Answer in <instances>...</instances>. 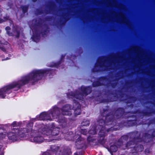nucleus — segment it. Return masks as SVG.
I'll use <instances>...</instances> for the list:
<instances>
[{
	"label": "nucleus",
	"instance_id": "obj_1",
	"mask_svg": "<svg viewBox=\"0 0 155 155\" xmlns=\"http://www.w3.org/2000/svg\"><path fill=\"white\" fill-rule=\"evenodd\" d=\"M21 122H13L11 126L12 131L8 132L7 133L5 130L0 128V137H3L7 134L10 140L15 141L17 140L18 136L24 137L26 135V134L31 131V137L29 138L30 141L36 143H41L43 142L44 139L41 135L42 134H44L43 133V131L45 130L44 127L42 126L43 124L38 125L37 127L32 130L33 123H29L25 127H21L18 129V127L21 125Z\"/></svg>",
	"mask_w": 155,
	"mask_h": 155
},
{
	"label": "nucleus",
	"instance_id": "obj_2",
	"mask_svg": "<svg viewBox=\"0 0 155 155\" xmlns=\"http://www.w3.org/2000/svg\"><path fill=\"white\" fill-rule=\"evenodd\" d=\"M48 71L44 70H34L28 75L22 77L17 83H13L0 89V97L4 98L5 94L10 89L15 87L19 88L21 86L28 83L30 81H36L41 79L42 75L46 73Z\"/></svg>",
	"mask_w": 155,
	"mask_h": 155
},
{
	"label": "nucleus",
	"instance_id": "obj_3",
	"mask_svg": "<svg viewBox=\"0 0 155 155\" xmlns=\"http://www.w3.org/2000/svg\"><path fill=\"white\" fill-rule=\"evenodd\" d=\"M72 108V107L69 104H67L64 106L61 110L58 108H54L52 111L51 112V114H48L51 117L50 114H51L52 119L57 118L58 117L60 111L63 115L70 116L71 114L70 110Z\"/></svg>",
	"mask_w": 155,
	"mask_h": 155
},
{
	"label": "nucleus",
	"instance_id": "obj_4",
	"mask_svg": "<svg viewBox=\"0 0 155 155\" xmlns=\"http://www.w3.org/2000/svg\"><path fill=\"white\" fill-rule=\"evenodd\" d=\"M82 93H78L76 92L75 94L71 92L68 95L69 98H74V97L77 99L81 100L84 96H86L91 93V89L90 87H85L82 86L81 88Z\"/></svg>",
	"mask_w": 155,
	"mask_h": 155
},
{
	"label": "nucleus",
	"instance_id": "obj_5",
	"mask_svg": "<svg viewBox=\"0 0 155 155\" xmlns=\"http://www.w3.org/2000/svg\"><path fill=\"white\" fill-rule=\"evenodd\" d=\"M42 126L44 127L45 129V130L43 131V133L44 134H46L47 135H50V137L52 136L57 135L59 133V128L58 127L54 128L52 131L50 129L48 128L47 126L43 124Z\"/></svg>",
	"mask_w": 155,
	"mask_h": 155
},
{
	"label": "nucleus",
	"instance_id": "obj_6",
	"mask_svg": "<svg viewBox=\"0 0 155 155\" xmlns=\"http://www.w3.org/2000/svg\"><path fill=\"white\" fill-rule=\"evenodd\" d=\"M134 143L130 141L127 143L126 147L127 148L133 147L136 151L138 152L142 151L143 149V147L142 145H138L136 147L135 145L134 146Z\"/></svg>",
	"mask_w": 155,
	"mask_h": 155
},
{
	"label": "nucleus",
	"instance_id": "obj_7",
	"mask_svg": "<svg viewBox=\"0 0 155 155\" xmlns=\"http://www.w3.org/2000/svg\"><path fill=\"white\" fill-rule=\"evenodd\" d=\"M10 28L9 27H7L5 28V29L7 31V34L10 36H15L17 38H18L19 35V28H14L13 31L12 32H10L9 30H10Z\"/></svg>",
	"mask_w": 155,
	"mask_h": 155
},
{
	"label": "nucleus",
	"instance_id": "obj_8",
	"mask_svg": "<svg viewBox=\"0 0 155 155\" xmlns=\"http://www.w3.org/2000/svg\"><path fill=\"white\" fill-rule=\"evenodd\" d=\"M38 120H52V118L47 112H44L40 114Z\"/></svg>",
	"mask_w": 155,
	"mask_h": 155
},
{
	"label": "nucleus",
	"instance_id": "obj_9",
	"mask_svg": "<svg viewBox=\"0 0 155 155\" xmlns=\"http://www.w3.org/2000/svg\"><path fill=\"white\" fill-rule=\"evenodd\" d=\"M74 106H75V108L77 107L75 109L74 114L75 115H78L80 114L81 110L80 109L81 106L80 104L78 101H76L74 99Z\"/></svg>",
	"mask_w": 155,
	"mask_h": 155
},
{
	"label": "nucleus",
	"instance_id": "obj_10",
	"mask_svg": "<svg viewBox=\"0 0 155 155\" xmlns=\"http://www.w3.org/2000/svg\"><path fill=\"white\" fill-rule=\"evenodd\" d=\"M110 129H109L105 130L104 127H102L99 133V135L100 136L101 138V140L103 139L104 137L106 135L107 133L110 131Z\"/></svg>",
	"mask_w": 155,
	"mask_h": 155
},
{
	"label": "nucleus",
	"instance_id": "obj_11",
	"mask_svg": "<svg viewBox=\"0 0 155 155\" xmlns=\"http://www.w3.org/2000/svg\"><path fill=\"white\" fill-rule=\"evenodd\" d=\"M58 118H59L58 120V121L60 125H62L63 127H65L66 125V120L65 118L63 117H62L60 118V117L58 115Z\"/></svg>",
	"mask_w": 155,
	"mask_h": 155
},
{
	"label": "nucleus",
	"instance_id": "obj_12",
	"mask_svg": "<svg viewBox=\"0 0 155 155\" xmlns=\"http://www.w3.org/2000/svg\"><path fill=\"white\" fill-rule=\"evenodd\" d=\"M110 116H107L106 117H105L106 121H104V120H100L99 121H98L99 123V124H102L103 123H104V124H105L106 125H107L108 124H107V123L109 122L108 121H107V120L110 118Z\"/></svg>",
	"mask_w": 155,
	"mask_h": 155
},
{
	"label": "nucleus",
	"instance_id": "obj_13",
	"mask_svg": "<svg viewBox=\"0 0 155 155\" xmlns=\"http://www.w3.org/2000/svg\"><path fill=\"white\" fill-rule=\"evenodd\" d=\"M117 146L114 144L110 146V149L111 152H115L117 150Z\"/></svg>",
	"mask_w": 155,
	"mask_h": 155
},
{
	"label": "nucleus",
	"instance_id": "obj_14",
	"mask_svg": "<svg viewBox=\"0 0 155 155\" xmlns=\"http://www.w3.org/2000/svg\"><path fill=\"white\" fill-rule=\"evenodd\" d=\"M88 133L90 134H94L96 133V131L94 128H92L91 130H89Z\"/></svg>",
	"mask_w": 155,
	"mask_h": 155
},
{
	"label": "nucleus",
	"instance_id": "obj_15",
	"mask_svg": "<svg viewBox=\"0 0 155 155\" xmlns=\"http://www.w3.org/2000/svg\"><path fill=\"white\" fill-rule=\"evenodd\" d=\"M71 154V150L69 149H68L67 150L64 151L63 155H70Z\"/></svg>",
	"mask_w": 155,
	"mask_h": 155
},
{
	"label": "nucleus",
	"instance_id": "obj_16",
	"mask_svg": "<svg viewBox=\"0 0 155 155\" xmlns=\"http://www.w3.org/2000/svg\"><path fill=\"white\" fill-rule=\"evenodd\" d=\"M4 20L1 18H0V23H2L5 21L8 20L9 17L8 16H6V17H4Z\"/></svg>",
	"mask_w": 155,
	"mask_h": 155
},
{
	"label": "nucleus",
	"instance_id": "obj_17",
	"mask_svg": "<svg viewBox=\"0 0 155 155\" xmlns=\"http://www.w3.org/2000/svg\"><path fill=\"white\" fill-rule=\"evenodd\" d=\"M81 134L84 135H86V134L88 133L87 131L85 129H81Z\"/></svg>",
	"mask_w": 155,
	"mask_h": 155
},
{
	"label": "nucleus",
	"instance_id": "obj_18",
	"mask_svg": "<svg viewBox=\"0 0 155 155\" xmlns=\"http://www.w3.org/2000/svg\"><path fill=\"white\" fill-rule=\"evenodd\" d=\"M93 84L94 87L100 85V83L99 82H94L93 83Z\"/></svg>",
	"mask_w": 155,
	"mask_h": 155
},
{
	"label": "nucleus",
	"instance_id": "obj_19",
	"mask_svg": "<svg viewBox=\"0 0 155 155\" xmlns=\"http://www.w3.org/2000/svg\"><path fill=\"white\" fill-rule=\"evenodd\" d=\"M78 138L76 139V142H78L79 141H81V140L82 139L81 138V136L79 135H77L75 136V138Z\"/></svg>",
	"mask_w": 155,
	"mask_h": 155
},
{
	"label": "nucleus",
	"instance_id": "obj_20",
	"mask_svg": "<svg viewBox=\"0 0 155 155\" xmlns=\"http://www.w3.org/2000/svg\"><path fill=\"white\" fill-rule=\"evenodd\" d=\"M86 123V124H84V122H83L81 123V124L82 126H87V125H88L90 124V122L89 120H86L85 121Z\"/></svg>",
	"mask_w": 155,
	"mask_h": 155
},
{
	"label": "nucleus",
	"instance_id": "obj_21",
	"mask_svg": "<svg viewBox=\"0 0 155 155\" xmlns=\"http://www.w3.org/2000/svg\"><path fill=\"white\" fill-rule=\"evenodd\" d=\"M23 11L24 13L26 12L28 9V8L26 6H24L22 8Z\"/></svg>",
	"mask_w": 155,
	"mask_h": 155
},
{
	"label": "nucleus",
	"instance_id": "obj_22",
	"mask_svg": "<svg viewBox=\"0 0 155 155\" xmlns=\"http://www.w3.org/2000/svg\"><path fill=\"white\" fill-rule=\"evenodd\" d=\"M104 58L103 57H101L98 60V61L97 62V63H98L99 62H100L101 61H102L104 59Z\"/></svg>",
	"mask_w": 155,
	"mask_h": 155
},
{
	"label": "nucleus",
	"instance_id": "obj_23",
	"mask_svg": "<svg viewBox=\"0 0 155 155\" xmlns=\"http://www.w3.org/2000/svg\"><path fill=\"white\" fill-rule=\"evenodd\" d=\"M42 155H50V154L49 153L46 152L43 153Z\"/></svg>",
	"mask_w": 155,
	"mask_h": 155
},
{
	"label": "nucleus",
	"instance_id": "obj_24",
	"mask_svg": "<svg viewBox=\"0 0 155 155\" xmlns=\"http://www.w3.org/2000/svg\"><path fill=\"white\" fill-rule=\"evenodd\" d=\"M0 48L3 51H5V49L3 47H0Z\"/></svg>",
	"mask_w": 155,
	"mask_h": 155
},
{
	"label": "nucleus",
	"instance_id": "obj_25",
	"mask_svg": "<svg viewBox=\"0 0 155 155\" xmlns=\"http://www.w3.org/2000/svg\"><path fill=\"white\" fill-rule=\"evenodd\" d=\"M8 59H9V58H7L5 59V60H8ZM5 60V59H2V61H4V60Z\"/></svg>",
	"mask_w": 155,
	"mask_h": 155
},
{
	"label": "nucleus",
	"instance_id": "obj_26",
	"mask_svg": "<svg viewBox=\"0 0 155 155\" xmlns=\"http://www.w3.org/2000/svg\"><path fill=\"white\" fill-rule=\"evenodd\" d=\"M52 150H55V149L53 147L51 148Z\"/></svg>",
	"mask_w": 155,
	"mask_h": 155
},
{
	"label": "nucleus",
	"instance_id": "obj_27",
	"mask_svg": "<svg viewBox=\"0 0 155 155\" xmlns=\"http://www.w3.org/2000/svg\"><path fill=\"white\" fill-rule=\"evenodd\" d=\"M137 140H138V139H134V141H137Z\"/></svg>",
	"mask_w": 155,
	"mask_h": 155
},
{
	"label": "nucleus",
	"instance_id": "obj_28",
	"mask_svg": "<svg viewBox=\"0 0 155 155\" xmlns=\"http://www.w3.org/2000/svg\"><path fill=\"white\" fill-rule=\"evenodd\" d=\"M99 126H100L101 127V124H99Z\"/></svg>",
	"mask_w": 155,
	"mask_h": 155
},
{
	"label": "nucleus",
	"instance_id": "obj_29",
	"mask_svg": "<svg viewBox=\"0 0 155 155\" xmlns=\"http://www.w3.org/2000/svg\"><path fill=\"white\" fill-rule=\"evenodd\" d=\"M1 41H0V44L1 43Z\"/></svg>",
	"mask_w": 155,
	"mask_h": 155
}]
</instances>
